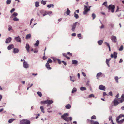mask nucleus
<instances>
[{"label":"nucleus","mask_w":124,"mask_h":124,"mask_svg":"<svg viewBox=\"0 0 124 124\" xmlns=\"http://www.w3.org/2000/svg\"><path fill=\"white\" fill-rule=\"evenodd\" d=\"M124 101V94L122 95L121 98L118 99V101L116 99H115L114 101V105L115 106L117 105L119 103H122Z\"/></svg>","instance_id":"f257e3e1"},{"label":"nucleus","mask_w":124,"mask_h":124,"mask_svg":"<svg viewBox=\"0 0 124 124\" xmlns=\"http://www.w3.org/2000/svg\"><path fill=\"white\" fill-rule=\"evenodd\" d=\"M30 121L27 119H23L20 121V124H30Z\"/></svg>","instance_id":"f03ea898"},{"label":"nucleus","mask_w":124,"mask_h":124,"mask_svg":"<svg viewBox=\"0 0 124 124\" xmlns=\"http://www.w3.org/2000/svg\"><path fill=\"white\" fill-rule=\"evenodd\" d=\"M115 8V7L114 5L112 4L109 5L108 8V11L109 12V10H111V12L113 13L114 12Z\"/></svg>","instance_id":"7ed1b4c3"},{"label":"nucleus","mask_w":124,"mask_h":124,"mask_svg":"<svg viewBox=\"0 0 124 124\" xmlns=\"http://www.w3.org/2000/svg\"><path fill=\"white\" fill-rule=\"evenodd\" d=\"M84 11L83 12V14L85 15L87 14L88 12L90 10V8H88L87 6L85 5H84Z\"/></svg>","instance_id":"20e7f679"},{"label":"nucleus","mask_w":124,"mask_h":124,"mask_svg":"<svg viewBox=\"0 0 124 124\" xmlns=\"http://www.w3.org/2000/svg\"><path fill=\"white\" fill-rule=\"evenodd\" d=\"M78 23V22H76L75 23H73L72 25H71V26L72 27L71 30L73 31H74Z\"/></svg>","instance_id":"39448f33"},{"label":"nucleus","mask_w":124,"mask_h":124,"mask_svg":"<svg viewBox=\"0 0 124 124\" xmlns=\"http://www.w3.org/2000/svg\"><path fill=\"white\" fill-rule=\"evenodd\" d=\"M23 67L25 69H27L29 67V65L27 62L24 61L23 63Z\"/></svg>","instance_id":"423d86ee"},{"label":"nucleus","mask_w":124,"mask_h":124,"mask_svg":"<svg viewBox=\"0 0 124 124\" xmlns=\"http://www.w3.org/2000/svg\"><path fill=\"white\" fill-rule=\"evenodd\" d=\"M112 41L114 43H116L117 41V39L116 36H112L111 38Z\"/></svg>","instance_id":"0eeeda50"},{"label":"nucleus","mask_w":124,"mask_h":124,"mask_svg":"<svg viewBox=\"0 0 124 124\" xmlns=\"http://www.w3.org/2000/svg\"><path fill=\"white\" fill-rule=\"evenodd\" d=\"M117 53L115 52H114L113 54H111V57L112 58H114V59H116L117 57Z\"/></svg>","instance_id":"6e6552de"},{"label":"nucleus","mask_w":124,"mask_h":124,"mask_svg":"<svg viewBox=\"0 0 124 124\" xmlns=\"http://www.w3.org/2000/svg\"><path fill=\"white\" fill-rule=\"evenodd\" d=\"M99 89L105 91V86L102 85H101L99 86Z\"/></svg>","instance_id":"1a4fd4ad"},{"label":"nucleus","mask_w":124,"mask_h":124,"mask_svg":"<svg viewBox=\"0 0 124 124\" xmlns=\"http://www.w3.org/2000/svg\"><path fill=\"white\" fill-rule=\"evenodd\" d=\"M15 40L18 42H21V38L19 37V36H18L17 37H16L15 38Z\"/></svg>","instance_id":"9d476101"},{"label":"nucleus","mask_w":124,"mask_h":124,"mask_svg":"<svg viewBox=\"0 0 124 124\" xmlns=\"http://www.w3.org/2000/svg\"><path fill=\"white\" fill-rule=\"evenodd\" d=\"M69 116V114L68 113L64 114L63 115L61 116V117L63 119L67 117V116Z\"/></svg>","instance_id":"9b49d317"},{"label":"nucleus","mask_w":124,"mask_h":124,"mask_svg":"<svg viewBox=\"0 0 124 124\" xmlns=\"http://www.w3.org/2000/svg\"><path fill=\"white\" fill-rule=\"evenodd\" d=\"M19 51V49L18 48H14L13 49V53L14 54L18 53Z\"/></svg>","instance_id":"f8f14e48"},{"label":"nucleus","mask_w":124,"mask_h":124,"mask_svg":"<svg viewBox=\"0 0 124 124\" xmlns=\"http://www.w3.org/2000/svg\"><path fill=\"white\" fill-rule=\"evenodd\" d=\"M14 47V45L12 44H11L9 45L7 47V49L8 50H10L11 49L13 48Z\"/></svg>","instance_id":"ddd939ff"},{"label":"nucleus","mask_w":124,"mask_h":124,"mask_svg":"<svg viewBox=\"0 0 124 124\" xmlns=\"http://www.w3.org/2000/svg\"><path fill=\"white\" fill-rule=\"evenodd\" d=\"M11 38L10 37H9L8 38H7L6 39L5 41V43H9L11 42Z\"/></svg>","instance_id":"4468645a"},{"label":"nucleus","mask_w":124,"mask_h":124,"mask_svg":"<svg viewBox=\"0 0 124 124\" xmlns=\"http://www.w3.org/2000/svg\"><path fill=\"white\" fill-rule=\"evenodd\" d=\"M45 66L47 69L48 70H50L52 69L50 67L49 64L48 63H46Z\"/></svg>","instance_id":"2eb2a0df"},{"label":"nucleus","mask_w":124,"mask_h":124,"mask_svg":"<svg viewBox=\"0 0 124 124\" xmlns=\"http://www.w3.org/2000/svg\"><path fill=\"white\" fill-rule=\"evenodd\" d=\"M70 80L71 81L73 82H74L75 81L76 79L73 76H70Z\"/></svg>","instance_id":"dca6fc26"},{"label":"nucleus","mask_w":124,"mask_h":124,"mask_svg":"<svg viewBox=\"0 0 124 124\" xmlns=\"http://www.w3.org/2000/svg\"><path fill=\"white\" fill-rule=\"evenodd\" d=\"M72 64L76 65L78 64V61L75 60H72Z\"/></svg>","instance_id":"f3484780"},{"label":"nucleus","mask_w":124,"mask_h":124,"mask_svg":"<svg viewBox=\"0 0 124 124\" xmlns=\"http://www.w3.org/2000/svg\"><path fill=\"white\" fill-rule=\"evenodd\" d=\"M91 123L92 124H99V123L97 121H94L92 120L90 121Z\"/></svg>","instance_id":"a211bd4d"},{"label":"nucleus","mask_w":124,"mask_h":124,"mask_svg":"<svg viewBox=\"0 0 124 124\" xmlns=\"http://www.w3.org/2000/svg\"><path fill=\"white\" fill-rule=\"evenodd\" d=\"M47 104H51L53 103V102L52 100H47Z\"/></svg>","instance_id":"6ab92c4d"},{"label":"nucleus","mask_w":124,"mask_h":124,"mask_svg":"<svg viewBox=\"0 0 124 124\" xmlns=\"http://www.w3.org/2000/svg\"><path fill=\"white\" fill-rule=\"evenodd\" d=\"M31 37V34H29L27 35L26 37V39H30Z\"/></svg>","instance_id":"aec40b11"},{"label":"nucleus","mask_w":124,"mask_h":124,"mask_svg":"<svg viewBox=\"0 0 124 124\" xmlns=\"http://www.w3.org/2000/svg\"><path fill=\"white\" fill-rule=\"evenodd\" d=\"M25 48H26L28 52H29V49L30 48V46L29 44H26L25 46Z\"/></svg>","instance_id":"412c9836"},{"label":"nucleus","mask_w":124,"mask_h":124,"mask_svg":"<svg viewBox=\"0 0 124 124\" xmlns=\"http://www.w3.org/2000/svg\"><path fill=\"white\" fill-rule=\"evenodd\" d=\"M102 73L101 72H99L96 75V77H97V79H98V78L100 77L101 75H102Z\"/></svg>","instance_id":"4be33fe9"},{"label":"nucleus","mask_w":124,"mask_h":124,"mask_svg":"<svg viewBox=\"0 0 124 124\" xmlns=\"http://www.w3.org/2000/svg\"><path fill=\"white\" fill-rule=\"evenodd\" d=\"M40 109H41V111L43 113H45V111H44V107L43 106H41L40 107Z\"/></svg>","instance_id":"5701e85b"},{"label":"nucleus","mask_w":124,"mask_h":124,"mask_svg":"<svg viewBox=\"0 0 124 124\" xmlns=\"http://www.w3.org/2000/svg\"><path fill=\"white\" fill-rule=\"evenodd\" d=\"M122 117V114L120 115H119L117 117H116V121H118V120H119V119H120Z\"/></svg>","instance_id":"b1692460"},{"label":"nucleus","mask_w":124,"mask_h":124,"mask_svg":"<svg viewBox=\"0 0 124 124\" xmlns=\"http://www.w3.org/2000/svg\"><path fill=\"white\" fill-rule=\"evenodd\" d=\"M103 40H100L98 41V43L99 45H101L103 42Z\"/></svg>","instance_id":"393cba45"},{"label":"nucleus","mask_w":124,"mask_h":124,"mask_svg":"<svg viewBox=\"0 0 124 124\" xmlns=\"http://www.w3.org/2000/svg\"><path fill=\"white\" fill-rule=\"evenodd\" d=\"M74 17H75L76 19H78L79 18V16L77 14H76L75 12H74Z\"/></svg>","instance_id":"a878e982"},{"label":"nucleus","mask_w":124,"mask_h":124,"mask_svg":"<svg viewBox=\"0 0 124 124\" xmlns=\"http://www.w3.org/2000/svg\"><path fill=\"white\" fill-rule=\"evenodd\" d=\"M66 108L67 109H70L71 107V106L69 104H68L65 106Z\"/></svg>","instance_id":"bb28decb"},{"label":"nucleus","mask_w":124,"mask_h":124,"mask_svg":"<svg viewBox=\"0 0 124 124\" xmlns=\"http://www.w3.org/2000/svg\"><path fill=\"white\" fill-rule=\"evenodd\" d=\"M39 40H37L36 41V43L34 44V45L36 46H38L39 44Z\"/></svg>","instance_id":"cd10ccee"},{"label":"nucleus","mask_w":124,"mask_h":124,"mask_svg":"<svg viewBox=\"0 0 124 124\" xmlns=\"http://www.w3.org/2000/svg\"><path fill=\"white\" fill-rule=\"evenodd\" d=\"M77 91V89L76 88L74 87L72 90L71 92L72 93H74L75 92Z\"/></svg>","instance_id":"c85d7f7f"},{"label":"nucleus","mask_w":124,"mask_h":124,"mask_svg":"<svg viewBox=\"0 0 124 124\" xmlns=\"http://www.w3.org/2000/svg\"><path fill=\"white\" fill-rule=\"evenodd\" d=\"M47 100L44 101H41V103L42 104H47Z\"/></svg>","instance_id":"c756f323"},{"label":"nucleus","mask_w":124,"mask_h":124,"mask_svg":"<svg viewBox=\"0 0 124 124\" xmlns=\"http://www.w3.org/2000/svg\"><path fill=\"white\" fill-rule=\"evenodd\" d=\"M115 79L117 83H118V78L117 76H116L115 77Z\"/></svg>","instance_id":"7c9ffc66"},{"label":"nucleus","mask_w":124,"mask_h":124,"mask_svg":"<svg viewBox=\"0 0 124 124\" xmlns=\"http://www.w3.org/2000/svg\"><path fill=\"white\" fill-rule=\"evenodd\" d=\"M116 121L118 124H122L123 122V121L122 119L120 121H119V120H118V121Z\"/></svg>","instance_id":"2f4dec72"},{"label":"nucleus","mask_w":124,"mask_h":124,"mask_svg":"<svg viewBox=\"0 0 124 124\" xmlns=\"http://www.w3.org/2000/svg\"><path fill=\"white\" fill-rule=\"evenodd\" d=\"M86 88L85 87H81L80 88V90L82 91H83L86 90Z\"/></svg>","instance_id":"473e14b6"},{"label":"nucleus","mask_w":124,"mask_h":124,"mask_svg":"<svg viewBox=\"0 0 124 124\" xmlns=\"http://www.w3.org/2000/svg\"><path fill=\"white\" fill-rule=\"evenodd\" d=\"M70 12V10L68 8H67V11L66 12V14L67 15H69Z\"/></svg>","instance_id":"72a5a7b5"},{"label":"nucleus","mask_w":124,"mask_h":124,"mask_svg":"<svg viewBox=\"0 0 124 124\" xmlns=\"http://www.w3.org/2000/svg\"><path fill=\"white\" fill-rule=\"evenodd\" d=\"M41 4H42L43 5H45L46 4V1L42 0L41 1Z\"/></svg>","instance_id":"f704fd0d"},{"label":"nucleus","mask_w":124,"mask_h":124,"mask_svg":"<svg viewBox=\"0 0 124 124\" xmlns=\"http://www.w3.org/2000/svg\"><path fill=\"white\" fill-rule=\"evenodd\" d=\"M35 6L37 7L39 6V2H38L37 1L35 2Z\"/></svg>","instance_id":"c9c22d12"},{"label":"nucleus","mask_w":124,"mask_h":124,"mask_svg":"<svg viewBox=\"0 0 124 124\" xmlns=\"http://www.w3.org/2000/svg\"><path fill=\"white\" fill-rule=\"evenodd\" d=\"M12 20H13L16 21H18L19 20V19L17 18V17H16L13 18Z\"/></svg>","instance_id":"e433bc0d"},{"label":"nucleus","mask_w":124,"mask_h":124,"mask_svg":"<svg viewBox=\"0 0 124 124\" xmlns=\"http://www.w3.org/2000/svg\"><path fill=\"white\" fill-rule=\"evenodd\" d=\"M92 17H93V19L94 20L96 17V15L95 14L93 13L92 15Z\"/></svg>","instance_id":"4c0bfd02"},{"label":"nucleus","mask_w":124,"mask_h":124,"mask_svg":"<svg viewBox=\"0 0 124 124\" xmlns=\"http://www.w3.org/2000/svg\"><path fill=\"white\" fill-rule=\"evenodd\" d=\"M123 45H121L119 49V50L120 51H121L123 50Z\"/></svg>","instance_id":"58836bf2"},{"label":"nucleus","mask_w":124,"mask_h":124,"mask_svg":"<svg viewBox=\"0 0 124 124\" xmlns=\"http://www.w3.org/2000/svg\"><path fill=\"white\" fill-rule=\"evenodd\" d=\"M8 29L9 31H10V30L12 29V27L10 25H9L8 26Z\"/></svg>","instance_id":"ea45409f"},{"label":"nucleus","mask_w":124,"mask_h":124,"mask_svg":"<svg viewBox=\"0 0 124 124\" xmlns=\"http://www.w3.org/2000/svg\"><path fill=\"white\" fill-rule=\"evenodd\" d=\"M14 120V119H11L8 120V122L9 123H11Z\"/></svg>","instance_id":"a19ab883"},{"label":"nucleus","mask_w":124,"mask_h":124,"mask_svg":"<svg viewBox=\"0 0 124 124\" xmlns=\"http://www.w3.org/2000/svg\"><path fill=\"white\" fill-rule=\"evenodd\" d=\"M37 94L40 97H41L42 96V94L40 92H37Z\"/></svg>","instance_id":"79ce46f5"},{"label":"nucleus","mask_w":124,"mask_h":124,"mask_svg":"<svg viewBox=\"0 0 124 124\" xmlns=\"http://www.w3.org/2000/svg\"><path fill=\"white\" fill-rule=\"evenodd\" d=\"M109 61L108 60V59H106V64H107V65H108V67H109L110 66L109 64Z\"/></svg>","instance_id":"37998d69"},{"label":"nucleus","mask_w":124,"mask_h":124,"mask_svg":"<svg viewBox=\"0 0 124 124\" xmlns=\"http://www.w3.org/2000/svg\"><path fill=\"white\" fill-rule=\"evenodd\" d=\"M94 95L93 94H91L90 95L88 96L89 98H91L92 97H94Z\"/></svg>","instance_id":"c03bdc74"},{"label":"nucleus","mask_w":124,"mask_h":124,"mask_svg":"<svg viewBox=\"0 0 124 124\" xmlns=\"http://www.w3.org/2000/svg\"><path fill=\"white\" fill-rule=\"evenodd\" d=\"M52 62V60L50 59L49 58L48 59V61H47V62L48 63H51Z\"/></svg>","instance_id":"a18cd8bd"},{"label":"nucleus","mask_w":124,"mask_h":124,"mask_svg":"<svg viewBox=\"0 0 124 124\" xmlns=\"http://www.w3.org/2000/svg\"><path fill=\"white\" fill-rule=\"evenodd\" d=\"M13 16L14 17H15L16 16L18 15V14L16 12H14L12 14Z\"/></svg>","instance_id":"49530a36"},{"label":"nucleus","mask_w":124,"mask_h":124,"mask_svg":"<svg viewBox=\"0 0 124 124\" xmlns=\"http://www.w3.org/2000/svg\"><path fill=\"white\" fill-rule=\"evenodd\" d=\"M11 2V0H7L6 1V3L7 4H10Z\"/></svg>","instance_id":"de8ad7c7"},{"label":"nucleus","mask_w":124,"mask_h":124,"mask_svg":"<svg viewBox=\"0 0 124 124\" xmlns=\"http://www.w3.org/2000/svg\"><path fill=\"white\" fill-rule=\"evenodd\" d=\"M33 85V84H31V86H29V85H30V84H28V86H29L27 88V90H28V89H29V88L30 87H31V86H32Z\"/></svg>","instance_id":"09e8293b"},{"label":"nucleus","mask_w":124,"mask_h":124,"mask_svg":"<svg viewBox=\"0 0 124 124\" xmlns=\"http://www.w3.org/2000/svg\"><path fill=\"white\" fill-rule=\"evenodd\" d=\"M78 37L79 38V39H81V35L80 33L78 34Z\"/></svg>","instance_id":"8fccbe9b"},{"label":"nucleus","mask_w":124,"mask_h":124,"mask_svg":"<svg viewBox=\"0 0 124 124\" xmlns=\"http://www.w3.org/2000/svg\"><path fill=\"white\" fill-rule=\"evenodd\" d=\"M91 118L93 119H96V117L95 116L93 115L91 117Z\"/></svg>","instance_id":"3c124183"},{"label":"nucleus","mask_w":124,"mask_h":124,"mask_svg":"<svg viewBox=\"0 0 124 124\" xmlns=\"http://www.w3.org/2000/svg\"><path fill=\"white\" fill-rule=\"evenodd\" d=\"M109 25L111 28H113L114 27V24L113 23H111Z\"/></svg>","instance_id":"603ef678"},{"label":"nucleus","mask_w":124,"mask_h":124,"mask_svg":"<svg viewBox=\"0 0 124 124\" xmlns=\"http://www.w3.org/2000/svg\"><path fill=\"white\" fill-rule=\"evenodd\" d=\"M104 43L106 45H107V46H108V47L110 46L109 45L108 43H107L106 42H105Z\"/></svg>","instance_id":"864d4df0"},{"label":"nucleus","mask_w":124,"mask_h":124,"mask_svg":"<svg viewBox=\"0 0 124 124\" xmlns=\"http://www.w3.org/2000/svg\"><path fill=\"white\" fill-rule=\"evenodd\" d=\"M15 9L14 8H13L10 11V12L12 13L14 11H15Z\"/></svg>","instance_id":"5fc2aeb1"},{"label":"nucleus","mask_w":124,"mask_h":124,"mask_svg":"<svg viewBox=\"0 0 124 124\" xmlns=\"http://www.w3.org/2000/svg\"><path fill=\"white\" fill-rule=\"evenodd\" d=\"M117 9L115 12H116L119 11V8L118 7V6H117Z\"/></svg>","instance_id":"6e6d98bb"},{"label":"nucleus","mask_w":124,"mask_h":124,"mask_svg":"<svg viewBox=\"0 0 124 124\" xmlns=\"http://www.w3.org/2000/svg\"><path fill=\"white\" fill-rule=\"evenodd\" d=\"M101 24H102V25L100 27V28L101 29H102V28H104V25H103V24L101 22Z\"/></svg>","instance_id":"4d7b16f0"},{"label":"nucleus","mask_w":124,"mask_h":124,"mask_svg":"<svg viewBox=\"0 0 124 124\" xmlns=\"http://www.w3.org/2000/svg\"><path fill=\"white\" fill-rule=\"evenodd\" d=\"M62 62L66 66V65L67 63L66 62L64 61H62Z\"/></svg>","instance_id":"13d9d810"},{"label":"nucleus","mask_w":124,"mask_h":124,"mask_svg":"<svg viewBox=\"0 0 124 124\" xmlns=\"http://www.w3.org/2000/svg\"><path fill=\"white\" fill-rule=\"evenodd\" d=\"M57 60L58 63L59 64H60L61 63V62L60 59H57Z\"/></svg>","instance_id":"bf43d9fd"},{"label":"nucleus","mask_w":124,"mask_h":124,"mask_svg":"<svg viewBox=\"0 0 124 124\" xmlns=\"http://www.w3.org/2000/svg\"><path fill=\"white\" fill-rule=\"evenodd\" d=\"M64 120L66 121H68L69 120V118L67 117V118H65V119H64Z\"/></svg>","instance_id":"052dcab7"},{"label":"nucleus","mask_w":124,"mask_h":124,"mask_svg":"<svg viewBox=\"0 0 124 124\" xmlns=\"http://www.w3.org/2000/svg\"><path fill=\"white\" fill-rule=\"evenodd\" d=\"M47 7L48 8H50L51 7H52V5H51V4L47 5Z\"/></svg>","instance_id":"680f3d73"},{"label":"nucleus","mask_w":124,"mask_h":124,"mask_svg":"<svg viewBox=\"0 0 124 124\" xmlns=\"http://www.w3.org/2000/svg\"><path fill=\"white\" fill-rule=\"evenodd\" d=\"M107 5V1H105V2H104L102 4V5Z\"/></svg>","instance_id":"e2e57ef3"},{"label":"nucleus","mask_w":124,"mask_h":124,"mask_svg":"<svg viewBox=\"0 0 124 124\" xmlns=\"http://www.w3.org/2000/svg\"><path fill=\"white\" fill-rule=\"evenodd\" d=\"M109 94L111 96H112L113 94L112 92L110 91L109 92Z\"/></svg>","instance_id":"0e129e2a"},{"label":"nucleus","mask_w":124,"mask_h":124,"mask_svg":"<svg viewBox=\"0 0 124 124\" xmlns=\"http://www.w3.org/2000/svg\"><path fill=\"white\" fill-rule=\"evenodd\" d=\"M62 55L64 57H66L67 56L66 54L64 53H62Z\"/></svg>","instance_id":"69168bd1"},{"label":"nucleus","mask_w":124,"mask_h":124,"mask_svg":"<svg viewBox=\"0 0 124 124\" xmlns=\"http://www.w3.org/2000/svg\"><path fill=\"white\" fill-rule=\"evenodd\" d=\"M48 14V13L46 12H45V13L43 15V16H44Z\"/></svg>","instance_id":"338daca9"},{"label":"nucleus","mask_w":124,"mask_h":124,"mask_svg":"<svg viewBox=\"0 0 124 124\" xmlns=\"http://www.w3.org/2000/svg\"><path fill=\"white\" fill-rule=\"evenodd\" d=\"M123 62V60L122 59H121L120 61H119V62L120 63H122Z\"/></svg>","instance_id":"774afa93"}]
</instances>
